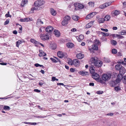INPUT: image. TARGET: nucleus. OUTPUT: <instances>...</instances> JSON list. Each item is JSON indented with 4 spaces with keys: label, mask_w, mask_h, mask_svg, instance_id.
<instances>
[{
    "label": "nucleus",
    "mask_w": 126,
    "mask_h": 126,
    "mask_svg": "<svg viewBox=\"0 0 126 126\" xmlns=\"http://www.w3.org/2000/svg\"><path fill=\"white\" fill-rule=\"evenodd\" d=\"M115 68L116 70L119 71V73L122 74H124L126 72L125 68L120 64H118L116 65Z\"/></svg>",
    "instance_id": "1"
},
{
    "label": "nucleus",
    "mask_w": 126,
    "mask_h": 126,
    "mask_svg": "<svg viewBox=\"0 0 126 126\" xmlns=\"http://www.w3.org/2000/svg\"><path fill=\"white\" fill-rule=\"evenodd\" d=\"M45 3V1L43 0H38L34 2V5L35 6L40 7L44 5Z\"/></svg>",
    "instance_id": "2"
},
{
    "label": "nucleus",
    "mask_w": 126,
    "mask_h": 126,
    "mask_svg": "<svg viewBox=\"0 0 126 126\" xmlns=\"http://www.w3.org/2000/svg\"><path fill=\"white\" fill-rule=\"evenodd\" d=\"M112 76L111 72L109 71L103 74L102 76V79H110Z\"/></svg>",
    "instance_id": "3"
},
{
    "label": "nucleus",
    "mask_w": 126,
    "mask_h": 126,
    "mask_svg": "<svg viewBox=\"0 0 126 126\" xmlns=\"http://www.w3.org/2000/svg\"><path fill=\"white\" fill-rule=\"evenodd\" d=\"M121 80V79H116L115 81L111 80L110 81L109 83L111 86L114 87L117 84L120 82Z\"/></svg>",
    "instance_id": "4"
},
{
    "label": "nucleus",
    "mask_w": 126,
    "mask_h": 126,
    "mask_svg": "<svg viewBox=\"0 0 126 126\" xmlns=\"http://www.w3.org/2000/svg\"><path fill=\"white\" fill-rule=\"evenodd\" d=\"M101 46V43L99 40L96 39L95 40V50H98V52L99 53L100 52V50H98L99 47Z\"/></svg>",
    "instance_id": "5"
},
{
    "label": "nucleus",
    "mask_w": 126,
    "mask_h": 126,
    "mask_svg": "<svg viewBox=\"0 0 126 126\" xmlns=\"http://www.w3.org/2000/svg\"><path fill=\"white\" fill-rule=\"evenodd\" d=\"M102 64V61L98 60L97 58L95 57V66L99 67H101Z\"/></svg>",
    "instance_id": "6"
},
{
    "label": "nucleus",
    "mask_w": 126,
    "mask_h": 126,
    "mask_svg": "<svg viewBox=\"0 0 126 126\" xmlns=\"http://www.w3.org/2000/svg\"><path fill=\"white\" fill-rule=\"evenodd\" d=\"M75 7V9L76 10H78L79 9H82L84 7L83 5L79 3H76L74 4Z\"/></svg>",
    "instance_id": "7"
},
{
    "label": "nucleus",
    "mask_w": 126,
    "mask_h": 126,
    "mask_svg": "<svg viewBox=\"0 0 126 126\" xmlns=\"http://www.w3.org/2000/svg\"><path fill=\"white\" fill-rule=\"evenodd\" d=\"M94 65H91L90 66V73L92 74V78L94 79Z\"/></svg>",
    "instance_id": "8"
},
{
    "label": "nucleus",
    "mask_w": 126,
    "mask_h": 126,
    "mask_svg": "<svg viewBox=\"0 0 126 126\" xmlns=\"http://www.w3.org/2000/svg\"><path fill=\"white\" fill-rule=\"evenodd\" d=\"M40 37L42 40L44 41L48 40L49 39V36L47 34H41Z\"/></svg>",
    "instance_id": "9"
},
{
    "label": "nucleus",
    "mask_w": 126,
    "mask_h": 126,
    "mask_svg": "<svg viewBox=\"0 0 126 126\" xmlns=\"http://www.w3.org/2000/svg\"><path fill=\"white\" fill-rule=\"evenodd\" d=\"M94 15V12H93L87 15L85 17V19H88L92 18Z\"/></svg>",
    "instance_id": "10"
},
{
    "label": "nucleus",
    "mask_w": 126,
    "mask_h": 126,
    "mask_svg": "<svg viewBox=\"0 0 126 126\" xmlns=\"http://www.w3.org/2000/svg\"><path fill=\"white\" fill-rule=\"evenodd\" d=\"M80 64V62L79 60L76 59L73 60V64L75 67L78 66Z\"/></svg>",
    "instance_id": "11"
},
{
    "label": "nucleus",
    "mask_w": 126,
    "mask_h": 126,
    "mask_svg": "<svg viewBox=\"0 0 126 126\" xmlns=\"http://www.w3.org/2000/svg\"><path fill=\"white\" fill-rule=\"evenodd\" d=\"M43 24V22L41 20V19L39 18L37 19L36 24L38 27H40L41 24Z\"/></svg>",
    "instance_id": "12"
},
{
    "label": "nucleus",
    "mask_w": 126,
    "mask_h": 126,
    "mask_svg": "<svg viewBox=\"0 0 126 126\" xmlns=\"http://www.w3.org/2000/svg\"><path fill=\"white\" fill-rule=\"evenodd\" d=\"M99 16L96 17V19L97 20V21L99 23H103L104 22V18H99Z\"/></svg>",
    "instance_id": "13"
},
{
    "label": "nucleus",
    "mask_w": 126,
    "mask_h": 126,
    "mask_svg": "<svg viewBox=\"0 0 126 126\" xmlns=\"http://www.w3.org/2000/svg\"><path fill=\"white\" fill-rule=\"evenodd\" d=\"M53 29V27L51 26H48L46 27L45 29L46 31L47 32H51Z\"/></svg>",
    "instance_id": "14"
},
{
    "label": "nucleus",
    "mask_w": 126,
    "mask_h": 126,
    "mask_svg": "<svg viewBox=\"0 0 126 126\" xmlns=\"http://www.w3.org/2000/svg\"><path fill=\"white\" fill-rule=\"evenodd\" d=\"M79 73L80 75L84 76L88 75L89 72L85 71H82L79 72Z\"/></svg>",
    "instance_id": "15"
},
{
    "label": "nucleus",
    "mask_w": 126,
    "mask_h": 126,
    "mask_svg": "<svg viewBox=\"0 0 126 126\" xmlns=\"http://www.w3.org/2000/svg\"><path fill=\"white\" fill-rule=\"evenodd\" d=\"M92 46V47H89L88 49L90 53H94V44H93Z\"/></svg>",
    "instance_id": "16"
},
{
    "label": "nucleus",
    "mask_w": 126,
    "mask_h": 126,
    "mask_svg": "<svg viewBox=\"0 0 126 126\" xmlns=\"http://www.w3.org/2000/svg\"><path fill=\"white\" fill-rule=\"evenodd\" d=\"M58 56L60 58H62L64 56L63 53L62 51H58L57 53Z\"/></svg>",
    "instance_id": "17"
},
{
    "label": "nucleus",
    "mask_w": 126,
    "mask_h": 126,
    "mask_svg": "<svg viewBox=\"0 0 126 126\" xmlns=\"http://www.w3.org/2000/svg\"><path fill=\"white\" fill-rule=\"evenodd\" d=\"M76 38L79 42H81L83 39L84 37L83 35H79V36H76Z\"/></svg>",
    "instance_id": "18"
},
{
    "label": "nucleus",
    "mask_w": 126,
    "mask_h": 126,
    "mask_svg": "<svg viewBox=\"0 0 126 126\" xmlns=\"http://www.w3.org/2000/svg\"><path fill=\"white\" fill-rule=\"evenodd\" d=\"M31 19H32V18H25L24 19L21 18L19 20L21 22H28L29 21H31Z\"/></svg>",
    "instance_id": "19"
},
{
    "label": "nucleus",
    "mask_w": 126,
    "mask_h": 126,
    "mask_svg": "<svg viewBox=\"0 0 126 126\" xmlns=\"http://www.w3.org/2000/svg\"><path fill=\"white\" fill-rule=\"evenodd\" d=\"M54 33L56 37H59L60 35V33L59 31L57 30H54Z\"/></svg>",
    "instance_id": "20"
},
{
    "label": "nucleus",
    "mask_w": 126,
    "mask_h": 126,
    "mask_svg": "<svg viewBox=\"0 0 126 126\" xmlns=\"http://www.w3.org/2000/svg\"><path fill=\"white\" fill-rule=\"evenodd\" d=\"M50 12L51 14L54 16H55L57 14L56 11L52 8L50 9Z\"/></svg>",
    "instance_id": "21"
},
{
    "label": "nucleus",
    "mask_w": 126,
    "mask_h": 126,
    "mask_svg": "<svg viewBox=\"0 0 126 126\" xmlns=\"http://www.w3.org/2000/svg\"><path fill=\"white\" fill-rule=\"evenodd\" d=\"M76 56L78 59H81L84 57V55L83 54L79 53L77 54Z\"/></svg>",
    "instance_id": "22"
},
{
    "label": "nucleus",
    "mask_w": 126,
    "mask_h": 126,
    "mask_svg": "<svg viewBox=\"0 0 126 126\" xmlns=\"http://www.w3.org/2000/svg\"><path fill=\"white\" fill-rule=\"evenodd\" d=\"M108 79H95L97 81L99 82L102 84H105V82Z\"/></svg>",
    "instance_id": "23"
},
{
    "label": "nucleus",
    "mask_w": 126,
    "mask_h": 126,
    "mask_svg": "<svg viewBox=\"0 0 126 126\" xmlns=\"http://www.w3.org/2000/svg\"><path fill=\"white\" fill-rule=\"evenodd\" d=\"M89 63L91 65H94V57L91 58Z\"/></svg>",
    "instance_id": "24"
},
{
    "label": "nucleus",
    "mask_w": 126,
    "mask_h": 126,
    "mask_svg": "<svg viewBox=\"0 0 126 126\" xmlns=\"http://www.w3.org/2000/svg\"><path fill=\"white\" fill-rule=\"evenodd\" d=\"M93 21H91L87 24L85 27L86 28H90L93 25Z\"/></svg>",
    "instance_id": "25"
},
{
    "label": "nucleus",
    "mask_w": 126,
    "mask_h": 126,
    "mask_svg": "<svg viewBox=\"0 0 126 126\" xmlns=\"http://www.w3.org/2000/svg\"><path fill=\"white\" fill-rule=\"evenodd\" d=\"M67 47L69 48H72L74 46V44L72 43L69 42L66 43Z\"/></svg>",
    "instance_id": "26"
},
{
    "label": "nucleus",
    "mask_w": 126,
    "mask_h": 126,
    "mask_svg": "<svg viewBox=\"0 0 126 126\" xmlns=\"http://www.w3.org/2000/svg\"><path fill=\"white\" fill-rule=\"evenodd\" d=\"M40 53L39 54V56H43L46 55V54L43 51L41 50H39Z\"/></svg>",
    "instance_id": "27"
},
{
    "label": "nucleus",
    "mask_w": 126,
    "mask_h": 126,
    "mask_svg": "<svg viewBox=\"0 0 126 126\" xmlns=\"http://www.w3.org/2000/svg\"><path fill=\"white\" fill-rule=\"evenodd\" d=\"M30 42L35 45L36 46H37V44L38 43V41H36L35 39L31 38L30 40Z\"/></svg>",
    "instance_id": "28"
},
{
    "label": "nucleus",
    "mask_w": 126,
    "mask_h": 126,
    "mask_svg": "<svg viewBox=\"0 0 126 126\" xmlns=\"http://www.w3.org/2000/svg\"><path fill=\"white\" fill-rule=\"evenodd\" d=\"M28 2L27 0H22L21 3V5L22 7H23L24 5Z\"/></svg>",
    "instance_id": "29"
},
{
    "label": "nucleus",
    "mask_w": 126,
    "mask_h": 126,
    "mask_svg": "<svg viewBox=\"0 0 126 126\" xmlns=\"http://www.w3.org/2000/svg\"><path fill=\"white\" fill-rule=\"evenodd\" d=\"M110 15H107L104 18V21H108L110 19Z\"/></svg>",
    "instance_id": "30"
},
{
    "label": "nucleus",
    "mask_w": 126,
    "mask_h": 126,
    "mask_svg": "<svg viewBox=\"0 0 126 126\" xmlns=\"http://www.w3.org/2000/svg\"><path fill=\"white\" fill-rule=\"evenodd\" d=\"M23 42L21 40H19L16 42V46L17 47H18L19 45L21 44Z\"/></svg>",
    "instance_id": "31"
},
{
    "label": "nucleus",
    "mask_w": 126,
    "mask_h": 126,
    "mask_svg": "<svg viewBox=\"0 0 126 126\" xmlns=\"http://www.w3.org/2000/svg\"><path fill=\"white\" fill-rule=\"evenodd\" d=\"M79 17L75 15H73L72 16V18L75 21H77L78 20Z\"/></svg>",
    "instance_id": "32"
},
{
    "label": "nucleus",
    "mask_w": 126,
    "mask_h": 126,
    "mask_svg": "<svg viewBox=\"0 0 126 126\" xmlns=\"http://www.w3.org/2000/svg\"><path fill=\"white\" fill-rule=\"evenodd\" d=\"M71 17L68 16H65L64 18V20L68 22L70 19Z\"/></svg>",
    "instance_id": "33"
},
{
    "label": "nucleus",
    "mask_w": 126,
    "mask_h": 126,
    "mask_svg": "<svg viewBox=\"0 0 126 126\" xmlns=\"http://www.w3.org/2000/svg\"><path fill=\"white\" fill-rule=\"evenodd\" d=\"M68 22L66 21V20H64L62 22V25L63 26H65L68 24Z\"/></svg>",
    "instance_id": "34"
},
{
    "label": "nucleus",
    "mask_w": 126,
    "mask_h": 126,
    "mask_svg": "<svg viewBox=\"0 0 126 126\" xmlns=\"http://www.w3.org/2000/svg\"><path fill=\"white\" fill-rule=\"evenodd\" d=\"M104 62L106 63H109L110 61V60L109 59L106 58H104Z\"/></svg>",
    "instance_id": "35"
},
{
    "label": "nucleus",
    "mask_w": 126,
    "mask_h": 126,
    "mask_svg": "<svg viewBox=\"0 0 126 126\" xmlns=\"http://www.w3.org/2000/svg\"><path fill=\"white\" fill-rule=\"evenodd\" d=\"M111 43L113 45L115 46L117 44V42L116 41L112 40L111 41Z\"/></svg>",
    "instance_id": "36"
},
{
    "label": "nucleus",
    "mask_w": 126,
    "mask_h": 126,
    "mask_svg": "<svg viewBox=\"0 0 126 126\" xmlns=\"http://www.w3.org/2000/svg\"><path fill=\"white\" fill-rule=\"evenodd\" d=\"M123 74L120 73L118 74L117 78L116 79H122L123 77Z\"/></svg>",
    "instance_id": "37"
},
{
    "label": "nucleus",
    "mask_w": 126,
    "mask_h": 126,
    "mask_svg": "<svg viewBox=\"0 0 126 126\" xmlns=\"http://www.w3.org/2000/svg\"><path fill=\"white\" fill-rule=\"evenodd\" d=\"M3 109L4 110H9L10 108L9 106H7L5 105L3 107Z\"/></svg>",
    "instance_id": "38"
},
{
    "label": "nucleus",
    "mask_w": 126,
    "mask_h": 126,
    "mask_svg": "<svg viewBox=\"0 0 126 126\" xmlns=\"http://www.w3.org/2000/svg\"><path fill=\"white\" fill-rule=\"evenodd\" d=\"M111 52L113 54H115L117 53V51L116 49H112L111 50Z\"/></svg>",
    "instance_id": "39"
},
{
    "label": "nucleus",
    "mask_w": 126,
    "mask_h": 126,
    "mask_svg": "<svg viewBox=\"0 0 126 126\" xmlns=\"http://www.w3.org/2000/svg\"><path fill=\"white\" fill-rule=\"evenodd\" d=\"M89 5L91 7H94V2H90L88 3Z\"/></svg>",
    "instance_id": "40"
},
{
    "label": "nucleus",
    "mask_w": 126,
    "mask_h": 126,
    "mask_svg": "<svg viewBox=\"0 0 126 126\" xmlns=\"http://www.w3.org/2000/svg\"><path fill=\"white\" fill-rule=\"evenodd\" d=\"M73 61L71 59L69 60L68 62V63L70 65H72L73 64Z\"/></svg>",
    "instance_id": "41"
},
{
    "label": "nucleus",
    "mask_w": 126,
    "mask_h": 126,
    "mask_svg": "<svg viewBox=\"0 0 126 126\" xmlns=\"http://www.w3.org/2000/svg\"><path fill=\"white\" fill-rule=\"evenodd\" d=\"M120 12L117 10H115L113 14L115 16H117L119 14Z\"/></svg>",
    "instance_id": "42"
},
{
    "label": "nucleus",
    "mask_w": 126,
    "mask_h": 126,
    "mask_svg": "<svg viewBox=\"0 0 126 126\" xmlns=\"http://www.w3.org/2000/svg\"><path fill=\"white\" fill-rule=\"evenodd\" d=\"M101 34L104 36H109V34L103 32H101Z\"/></svg>",
    "instance_id": "43"
},
{
    "label": "nucleus",
    "mask_w": 126,
    "mask_h": 126,
    "mask_svg": "<svg viewBox=\"0 0 126 126\" xmlns=\"http://www.w3.org/2000/svg\"><path fill=\"white\" fill-rule=\"evenodd\" d=\"M105 7H106L105 4L101 5L99 6V8L101 9H104Z\"/></svg>",
    "instance_id": "44"
},
{
    "label": "nucleus",
    "mask_w": 126,
    "mask_h": 126,
    "mask_svg": "<svg viewBox=\"0 0 126 126\" xmlns=\"http://www.w3.org/2000/svg\"><path fill=\"white\" fill-rule=\"evenodd\" d=\"M39 85L41 86H42L43 84H45V83L42 80H41L39 82Z\"/></svg>",
    "instance_id": "45"
},
{
    "label": "nucleus",
    "mask_w": 126,
    "mask_h": 126,
    "mask_svg": "<svg viewBox=\"0 0 126 126\" xmlns=\"http://www.w3.org/2000/svg\"><path fill=\"white\" fill-rule=\"evenodd\" d=\"M120 34L121 35H126V30H123L120 32Z\"/></svg>",
    "instance_id": "46"
},
{
    "label": "nucleus",
    "mask_w": 126,
    "mask_h": 126,
    "mask_svg": "<svg viewBox=\"0 0 126 126\" xmlns=\"http://www.w3.org/2000/svg\"><path fill=\"white\" fill-rule=\"evenodd\" d=\"M50 59L53 62L56 63L58 62V61L57 60L53 58H50Z\"/></svg>",
    "instance_id": "47"
},
{
    "label": "nucleus",
    "mask_w": 126,
    "mask_h": 126,
    "mask_svg": "<svg viewBox=\"0 0 126 126\" xmlns=\"http://www.w3.org/2000/svg\"><path fill=\"white\" fill-rule=\"evenodd\" d=\"M114 89L116 91H118L120 90V88L118 86H117L115 87Z\"/></svg>",
    "instance_id": "48"
},
{
    "label": "nucleus",
    "mask_w": 126,
    "mask_h": 126,
    "mask_svg": "<svg viewBox=\"0 0 126 126\" xmlns=\"http://www.w3.org/2000/svg\"><path fill=\"white\" fill-rule=\"evenodd\" d=\"M45 29L44 27H41L39 31L40 32H42L44 31Z\"/></svg>",
    "instance_id": "49"
},
{
    "label": "nucleus",
    "mask_w": 126,
    "mask_h": 126,
    "mask_svg": "<svg viewBox=\"0 0 126 126\" xmlns=\"http://www.w3.org/2000/svg\"><path fill=\"white\" fill-rule=\"evenodd\" d=\"M118 74L116 73H113V78H115L117 77Z\"/></svg>",
    "instance_id": "50"
},
{
    "label": "nucleus",
    "mask_w": 126,
    "mask_h": 126,
    "mask_svg": "<svg viewBox=\"0 0 126 126\" xmlns=\"http://www.w3.org/2000/svg\"><path fill=\"white\" fill-rule=\"evenodd\" d=\"M103 93V91H99L96 92V93L98 94H102Z\"/></svg>",
    "instance_id": "51"
},
{
    "label": "nucleus",
    "mask_w": 126,
    "mask_h": 126,
    "mask_svg": "<svg viewBox=\"0 0 126 126\" xmlns=\"http://www.w3.org/2000/svg\"><path fill=\"white\" fill-rule=\"evenodd\" d=\"M95 79H100L99 75L96 73H95Z\"/></svg>",
    "instance_id": "52"
},
{
    "label": "nucleus",
    "mask_w": 126,
    "mask_h": 126,
    "mask_svg": "<svg viewBox=\"0 0 126 126\" xmlns=\"http://www.w3.org/2000/svg\"><path fill=\"white\" fill-rule=\"evenodd\" d=\"M111 2H108V3H106L104 4H105V5L106 7L108 6H109L111 4Z\"/></svg>",
    "instance_id": "53"
},
{
    "label": "nucleus",
    "mask_w": 126,
    "mask_h": 126,
    "mask_svg": "<svg viewBox=\"0 0 126 126\" xmlns=\"http://www.w3.org/2000/svg\"><path fill=\"white\" fill-rule=\"evenodd\" d=\"M117 63L119 64L120 63L122 64H124V61L123 60H120L118 61Z\"/></svg>",
    "instance_id": "54"
},
{
    "label": "nucleus",
    "mask_w": 126,
    "mask_h": 126,
    "mask_svg": "<svg viewBox=\"0 0 126 126\" xmlns=\"http://www.w3.org/2000/svg\"><path fill=\"white\" fill-rule=\"evenodd\" d=\"M9 22V20L7 19L4 22V25H5L8 24Z\"/></svg>",
    "instance_id": "55"
},
{
    "label": "nucleus",
    "mask_w": 126,
    "mask_h": 126,
    "mask_svg": "<svg viewBox=\"0 0 126 126\" xmlns=\"http://www.w3.org/2000/svg\"><path fill=\"white\" fill-rule=\"evenodd\" d=\"M51 46L52 47V49H54L56 48V46L55 45H52Z\"/></svg>",
    "instance_id": "56"
},
{
    "label": "nucleus",
    "mask_w": 126,
    "mask_h": 126,
    "mask_svg": "<svg viewBox=\"0 0 126 126\" xmlns=\"http://www.w3.org/2000/svg\"><path fill=\"white\" fill-rule=\"evenodd\" d=\"M70 71L71 72H73L75 71V70L73 68H71L70 69Z\"/></svg>",
    "instance_id": "57"
},
{
    "label": "nucleus",
    "mask_w": 126,
    "mask_h": 126,
    "mask_svg": "<svg viewBox=\"0 0 126 126\" xmlns=\"http://www.w3.org/2000/svg\"><path fill=\"white\" fill-rule=\"evenodd\" d=\"M57 84L58 85H62L64 86H65V85H64L63 83H57Z\"/></svg>",
    "instance_id": "58"
},
{
    "label": "nucleus",
    "mask_w": 126,
    "mask_h": 126,
    "mask_svg": "<svg viewBox=\"0 0 126 126\" xmlns=\"http://www.w3.org/2000/svg\"><path fill=\"white\" fill-rule=\"evenodd\" d=\"M16 26H17L18 25H19V26H20V27L19 28V30H20L21 31H22V27L21 26V25H20L19 24H18V23H16Z\"/></svg>",
    "instance_id": "59"
},
{
    "label": "nucleus",
    "mask_w": 126,
    "mask_h": 126,
    "mask_svg": "<svg viewBox=\"0 0 126 126\" xmlns=\"http://www.w3.org/2000/svg\"><path fill=\"white\" fill-rule=\"evenodd\" d=\"M5 17H11V16L9 15V14H7L5 15Z\"/></svg>",
    "instance_id": "60"
},
{
    "label": "nucleus",
    "mask_w": 126,
    "mask_h": 126,
    "mask_svg": "<svg viewBox=\"0 0 126 126\" xmlns=\"http://www.w3.org/2000/svg\"><path fill=\"white\" fill-rule=\"evenodd\" d=\"M101 30L102 31H105L106 32H107L108 31V30L107 29H104L103 28H101Z\"/></svg>",
    "instance_id": "61"
},
{
    "label": "nucleus",
    "mask_w": 126,
    "mask_h": 126,
    "mask_svg": "<svg viewBox=\"0 0 126 126\" xmlns=\"http://www.w3.org/2000/svg\"><path fill=\"white\" fill-rule=\"evenodd\" d=\"M113 113H108L107 114V115H109V116H112L113 115Z\"/></svg>",
    "instance_id": "62"
},
{
    "label": "nucleus",
    "mask_w": 126,
    "mask_h": 126,
    "mask_svg": "<svg viewBox=\"0 0 126 126\" xmlns=\"http://www.w3.org/2000/svg\"><path fill=\"white\" fill-rule=\"evenodd\" d=\"M76 29L75 28H72L71 30V31L73 32H76Z\"/></svg>",
    "instance_id": "63"
},
{
    "label": "nucleus",
    "mask_w": 126,
    "mask_h": 126,
    "mask_svg": "<svg viewBox=\"0 0 126 126\" xmlns=\"http://www.w3.org/2000/svg\"><path fill=\"white\" fill-rule=\"evenodd\" d=\"M122 80L123 82L125 84H126V79H122Z\"/></svg>",
    "instance_id": "64"
}]
</instances>
